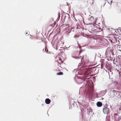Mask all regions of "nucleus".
<instances>
[{
    "instance_id": "9d476101",
    "label": "nucleus",
    "mask_w": 121,
    "mask_h": 121,
    "mask_svg": "<svg viewBox=\"0 0 121 121\" xmlns=\"http://www.w3.org/2000/svg\"><path fill=\"white\" fill-rule=\"evenodd\" d=\"M112 0H107V2L109 4H111L112 2Z\"/></svg>"
},
{
    "instance_id": "f03ea898",
    "label": "nucleus",
    "mask_w": 121,
    "mask_h": 121,
    "mask_svg": "<svg viewBox=\"0 0 121 121\" xmlns=\"http://www.w3.org/2000/svg\"><path fill=\"white\" fill-rule=\"evenodd\" d=\"M82 51L80 50L79 53V55L80 56H82L81 58V62H84V63H86L88 62L89 61L88 59V57L86 55L83 56H81L80 55Z\"/></svg>"
},
{
    "instance_id": "f257e3e1",
    "label": "nucleus",
    "mask_w": 121,
    "mask_h": 121,
    "mask_svg": "<svg viewBox=\"0 0 121 121\" xmlns=\"http://www.w3.org/2000/svg\"><path fill=\"white\" fill-rule=\"evenodd\" d=\"M61 56L60 55H57L55 58V60L56 62H58V65L61 68V65L63 63V61L61 58Z\"/></svg>"
},
{
    "instance_id": "4468645a",
    "label": "nucleus",
    "mask_w": 121,
    "mask_h": 121,
    "mask_svg": "<svg viewBox=\"0 0 121 121\" xmlns=\"http://www.w3.org/2000/svg\"><path fill=\"white\" fill-rule=\"evenodd\" d=\"M29 33H28V32H26V35H27V34H29Z\"/></svg>"
},
{
    "instance_id": "1a4fd4ad",
    "label": "nucleus",
    "mask_w": 121,
    "mask_h": 121,
    "mask_svg": "<svg viewBox=\"0 0 121 121\" xmlns=\"http://www.w3.org/2000/svg\"><path fill=\"white\" fill-rule=\"evenodd\" d=\"M57 75H62L63 74V73L62 72H60L57 73Z\"/></svg>"
},
{
    "instance_id": "423d86ee",
    "label": "nucleus",
    "mask_w": 121,
    "mask_h": 121,
    "mask_svg": "<svg viewBox=\"0 0 121 121\" xmlns=\"http://www.w3.org/2000/svg\"><path fill=\"white\" fill-rule=\"evenodd\" d=\"M102 103L101 102H98L97 103V105L98 107H101L102 106Z\"/></svg>"
},
{
    "instance_id": "9b49d317",
    "label": "nucleus",
    "mask_w": 121,
    "mask_h": 121,
    "mask_svg": "<svg viewBox=\"0 0 121 121\" xmlns=\"http://www.w3.org/2000/svg\"><path fill=\"white\" fill-rule=\"evenodd\" d=\"M53 22V24L52 25H50L51 26H54L55 25V21Z\"/></svg>"
},
{
    "instance_id": "39448f33",
    "label": "nucleus",
    "mask_w": 121,
    "mask_h": 121,
    "mask_svg": "<svg viewBox=\"0 0 121 121\" xmlns=\"http://www.w3.org/2000/svg\"><path fill=\"white\" fill-rule=\"evenodd\" d=\"M51 100L48 98L46 99L45 100V102L47 104H49L51 102Z\"/></svg>"
},
{
    "instance_id": "dca6fc26",
    "label": "nucleus",
    "mask_w": 121,
    "mask_h": 121,
    "mask_svg": "<svg viewBox=\"0 0 121 121\" xmlns=\"http://www.w3.org/2000/svg\"><path fill=\"white\" fill-rule=\"evenodd\" d=\"M79 48H81V47H79Z\"/></svg>"
},
{
    "instance_id": "0eeeda50",
    "label": "nucleus",
    "mask_w": 121,
    "mask_h": 121,
    "mask_svg": "<svg viewBox=\"0 0 121 121\" xmlns=\"http://www.w3.org/2000/svg\"><path fill=\"white\" fill-rule=\"evenodd\" d=\"M89 20L91 22H94L95 21V18L93 17H91L89 19Z\"/></svg>"
},
{
    "instance_id": "6e6552de",
    "label": "nucleus",
    "mask_w": 121,
    "mask_h": 121,
    "mask_svg": "<svg viewBox=\"0 0 121 121\" xmlns=\"http://www.w3.org/2000/svg\"><path fill=\"white\" fill-rule=\"evenodd\" d=\"M121 46L120 45H117L116 47L117 49L121 52Z\"/></svg>"
},
{
    "instance_id": "20e7f679",
    "label": "nucleus",
    "mask_w": 121,
    "mask_h": 121,
    "mask_svg": "<svg viewBox=\"0 0 121 121\" xmlns=\"http://www.w3.org/2000/svg\"><path fill=\"white\" fill-rule=\"evenodd\" d=\"M91 71L89 69H87L86 71L84 73V75L85 77H86V75H88V74H89L91 73Z\"/></svg>"
},
{
    "instance_id": "2eb2a0df",
    "label": "nucleus",
    "mask_w": 121,
    "mask_h": 121,
    "mask_svg": "<svg viewBox=\"0 0 121 121\" xmlns=\"http://www.w3.org/2000/svg\"><path fill=\"white\" fill-rule=\"evenodd\" d=\"M119 57H121V56H118V57H119Z\"/></svg>"
},
{
    "instance_id": "ddd939ff",
    "label": "nucleus",
    "mask_w": 121,
    "mask_h": 121,
    "mask_svg": "<svg viewBox=\"0 0 121 121\" xmlns=\"http://www.w3.org/2000/svg\"><path fill=\"white\" fill-rule=\"evenodd\" d=\"M60 13H58V17H60Z\"/></svg>"
},
{
    "instance_id": "f8f14e48",
    "label": "nucleus",
    "mask_w": 121,
    "mask_h": 121,
    "mask_svg": "<svg viewBox=\"0 0 121 121\" xmlns=\"http://www.w3.org/2000/svg\"><path fill=\"white\" fill-rule=\"evenodd\" d=\"M79 37V36H77L76 35H75L74 36V38H76L77 37L78 38Z\"/></svg>"
},
{
    "instance_id": "7ed1b4c3",
    "label": "nucleus",
    "mask_w": 121,
    "mask_h": 121,
    "mask_svg": "<svg viewBox=\"0 0 121 121\" xmlns=\"http://www.w3.org/2000/svg\"><path fill=\"white\" fill-rule=\"evenodd\" d=\"M108 105H105L103 109V111L104 113L106 114H108L109 112V109L108 108Z\"/></svg>"
}]
</instances>
